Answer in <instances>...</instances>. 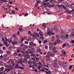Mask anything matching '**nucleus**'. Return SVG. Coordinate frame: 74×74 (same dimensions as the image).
Instances as JSON below:
<instances>
[{
	"mask_svg": "<svg viewBox=\"0 0 74 74\" xmlns=\"http://www.w3.org/2000/svg\"><path fill=\"white\" fill-rule=\"evenodd\" d=\"M49 0H46L45 1H44L42 2V3L43 4V5H48L49 4V2H48Z\"/></svg>",
	"mask_w": 74,
	"mask_h": 74,
	"instance_id": "1",
	"label": "nucleus"
},
{
	"mask_svg": "<svg viewBox=\"0 0 74 74\" xmlns=\"http://www.w3.org/2000/svg\"><path fill=\"white\" fill-rule=\"evenodd\" d=\"M51 30H49V29H48L47 30V35L48 36H51V35H54L55 34V33L54 32H52V31L51 32Z\"/></svg>",
	"mask_w": 74,
	"mask_h": 74,
	"instance_id": "2",
	"label": "nucleus"
},
{
	"mask_svg": "<svg viewBox=\"0 0 74 74\" xmlns=\"http://www.w3.org/2000/svg\"><path fill=\"white\" fill-rule=\"evenodd\" d=\"M15 69H21L22 70H24V68L21 66H19V65L16 64V65L15 67Z\"/></svg>",
	"mask_w": 74,
	"mask_h": 74,
	"instance_id": "3",
	"label": "nucleus"
},
{
	"mask_svg": "<svg viewBox=\"0 0 74 74\" xmlns=\"http://www.w3.org/2000/svg\"><path fill=\"white\" fill-rule=\"evenodd\" d=\"M13 37L14 39V41H18V38L15 35H13Z\"/></svg>",
	"mask_w": 74,
	"mask_h": 74,
	"instance_id": "4",
	"label": "nucleus"
},
{
	"mask_svg": "<svg viewBox=\"0 0 74 74\" xmlns=\"http://www.w3.org/2000/svg\"><path fill=\"white\" fill-rule=\"evenodd\" d=\"M66 51H62V54H60V56H64V57L65 56H64L66 55Z\"/></svg>",
	"mask_w": 74,
	"mask_h": 74,
	"instance_id": "5",
	"label": "nucleus"
},
{
	"mask_svg": "<svg viewBox=\"0 0 74 74\" xmlns=\"http://www.w3.org/2000/svg\"><path fill=\"white\" fill-rule=\"evenodd\" d=\"M53 51L54 53H57L58 52L57 50H56V49L55 47H53Z\"/></svg>",
	"mask_w": 74,
	"mask_h": 74,
	"instance_id": "6",
	"label": "nucleus"
},
{
	"mask_svg": "<svg viewBox=\"0 0 74 74\" xmlns=\"http://www.w3.org/2000/svg\"><path fill=\"white\" fill-rule=\"evenodd\" d=\"M63 64L64 67H66L67 65V63L66 62H63Z\"/></svg>",
	"mask_w": 74,
	"mask_h": 74,
	"instance_id": "7",
	"label": "nucleus"
},
{
	"mask_svg": "<svg viewBox=\"0 0 74 74\" xmlns=\"http://www.w3.org/2000/svg\"><path fill=\"white\" fill-rule=\"evenodd\" d=\"M54 67H58V64H56V62H55L53 65Z\"/></svg>",
	"mask_w": 74,
	"mask_h": 74,
	"instance_id": "8",
	"label": "nucleus"
},
{
	"mask_svg": "<svg viewBox=\"0 0 74 74\" xmlns=\"http://www.w3.org/2000/svg\"><path fill=\"white\" fill-rule=\"evenodd\" d=\"M4 45H5L6 47H9V45L7 43V42L6 41H4Z\"/></svg>",
	"mask_w": 74,
	"mask_h": 74,
	"instance_id": "9",
	"label": "nucleus"
},
{
	"mask_svg": "<svg viewBox=\"0 0 74 74\" xmlns=\"http://www.w3.org/2000/svg\"><path fill=\"white\" fill-rule=\"evenodd\" d=\"M39 33L40 36L41 37H43V36H44V34H42V32H41V30L40 31Z\"/></svg>",
	"mask_w": 74,
	"mask_h": 74,
	"instance_id": "10",
	"label": "nucleus"
},
{
	"mask_svg": "<svg viewBox=\"0 0 74 74\" xmlns=\"http://www.w3.org/2000/svg\"><path fill=\"white\" fill-rule=\"evenodd\" d=\"M60 37H61V39H65V36H64L63 35H61Z\"/></svg>",
	"mask_w": 74,
	"mask_h": 74,
	"instance_id": "11",
	"label": "nucleus"
},
{
	"mask_svg": "<svg viewBox=\"0 0 74 74\" xmlns=\"http://www.w3.org/2000/svg\"><path fill=\"white\" fill-rule=\"evenodd\" d=\"M64 5H65L67 7L68 6V5H69V2L67 1H66L64 3Z\"/></svg>",
	"mask_w": 74,
	"mask_h": 74,
	"instance_id": "12",
	"label": "nucleus"
},
{
	"mask_svg": "<svg viewBox=\"0 0 74 74\" xmlns=\"http://www.w3.org/2000/svg\"><path fill=\"white\" fill-rule=\"evenodd\" d=\"M49 56H47L46 57L47 58V60H48V61L50 60V58H49Z\"/></svg>",
	"mask_w": 74,
	"mask_h": 74,
	"instance_id": "13",
	"label": "nucleus"
},
{
	"mask_svg": "<svg viewBox=\"0 0 74 74\" xmlns=\"http://www.w3.org/2000/svg\"><path fill=\"white\" fill-rule=\"evenodd\" d=\"M17 63H20V64H22V63H23V61H22V60H20L19 61H17Z\"/></svg>",
	"mask_w": 74,
	"mask_h": 74,
	"instance_id": "14",
	"label": "nucleus"
},
{
	"mask_svg": "<svg viewBox=\"0 0 74 74\" xmlns=\"http://www.w3.org/2000/svg\"><path fill=\"white\" fill-rule=\"evenodd\" d=\"M65 39L66 40H67L68 39H69V35H66L65 37Z\"/></svg>",
	"mask_w": 74,
	"mask_h": 74,
	"instance_id": "15",
	"label": "nucleus"
},
{
	"mask_svg": "<svg viewBox=\"0 0 74 74\" xmlns=\"http://www.w3.org/2000/svg\"><path fill=\"white\" fill-rule=\"evenodd\" d=\"M17 41H13L12 42V44L13 45H15L16 44H17Z\"/></svg>",
	"mask_w": 74,
	"mask_h": 74,
	"instance_id": "16",
	"label": "nucleus"
},
{
	"mask_svg": "<svg viewBox=\"0 0 74 74\" xmlns=\"http://www.w3.org/2000/svg\"><path fill=\"white\" fill-rule=\"evenodd\" d=\"M27 53H30V54H31V53H33V52H32L31 50H29L27 51Z\"/></svg>",
	"mask_w": 74,
	"mask_h": 74,
	"instance_id": "17",
	"label": "nucleus"
},
{
	"mask_svg": "<svg viewBox=\"0 0 74 74\" xmlns=\"http://www.w3.org/2000/svg\"><path fill=\"white\" fill-rule=\"evenodd\" d=\"M42 68V66H41V65H39V66H38V67L37 68V69H39V70H41V68Z\"/></svg>",
	"mask_w": 74,
	"mask_h": 74,
	"instance_id": "18",
	"label": "nucleus"
},
{
	"mask_svg": "<svg viewBox=\"0 0 74 74\" xmlns=\"http://www.w3.org/2000/svg\"><path fill=\"white\" fill-rule=\"evenodd\" d=\"M34 43L33 42H30L29 43V45H31V46H32V47H33V44Z\"/></svg>",
	"mask_w": 74,
	"mask_h": 74,
	"instance_id": "19",
	"label": "nucleus"
},
{
	"mask_svg": "<svg viewBox=\"0 0 74 74\" xmlns=\"http://www.w3.org/2000/svg\"><path fill=\"white\" fill-rule=\"evenodd\" d=\"M40 71L42 72H44V71H45V68L42 67V69L40 70Z\"/></svg>",
	"mask_w": 74,
	"mask_h": 74,
	"instance_id": "20",
	"label": "nucleus"
},
{
	"mask_svg": "<svg viewBox=\"0 0 74 74\" xmlns=\"http://www.w3.org/2000/svg\"><path fill=\"white\" fill-rule=\"evenodd\" d=\"M7 0H1L0 1V3H3V2H6Z\"/></svg>",
	"mask_w": 74,
	"mask_h": 74,
	"instance_id": "21",
	"label": "nucleus"
},
{
	"mask_svg": "<svg viewBox=\"0 0 74 74\" xmlns=\"http://www.w3.org/2000/svg\"><path fill=\"white\" fill-rule=\"evenodd\" d=\"M58 64L60 65V66H62L63 64H62V62H59L58 63Z\"/></svg>",
	"mask_w": 74,
	"mask_h": 74,
	"instance_id": "22",
	"label": "nucleus"
},
{
	"mask_svg": "<svg viewBox=\"0 0 74 74\" xmlns=\"http://www.w3.org/2000/svg\"><path fill=\"white\" fill-rule=\"evenodd\" d=\"M63 8H62V7H60L59 9V11H63Z\"/></svg>",
	"mask_w": 74,
	"mask_h": 74,
	"instance_id": "23",
	"label": "nucleus"
},
{
	"mask_svg": "<svg viewBox=\"0 0 74 74\" xmlns=\"http://www.w3.org/2000/svg\"><path fill=\"white\" fill-rule=\"evenodd\" d=\"M49 45H50V46H51V47H53V42H50L49 43Z\"/></svg>",
	"mask_w": 74,
	"mask_h": 74,
	"instance_id": "24",
	"label": "nucleus"
},
{
	"mask_svg": "<svg viewBox=\"0 0 74 74\" xmlns=\"http://www.w3.org/2000/svg\"><path fill=\"white\" fill-rule=\"evenodd\" d=\"M42 27L44 28H46V25H45V23L43 24Z\"/></svg>",
	"mask_w": 74,
	"mask_h": 74,
	"instance_id": "25",
	"label": "nucleus"
},
{
	"mask_svg": "<svg viewBox=\"0 0 74 74\" xmlns=\"http://www.w3.org/2000/svg\"><path fill=\"white\" fill-rule=\"evenodd\" d=\"M66 46V44H64L62 46V48H64Z\"/></svg>",
	"mask_w": 74,
	"mask_h": 74,
	"instance_id": "26",
	"label": "nucleus"
},
{
	"mask_svg": "<svg viewBox=\"0 0 74 74\" xmlns=\"http://www.w3.org/2000/svg\"><path fill=\"white\" fill-rule=\"evenodd\" d=\"M54 8L56 10H58V9H59V8L58 6V5L57 6H55L54 7Z\"/></svg>",
	"mask_w": 74,
	"mask_h": 74,
	"instance_id": "27",
	"label": "nucleus"
},
{
	"mask_svg": "<svg viewBox=\"0 0 74 74\" xmlns=\"http://www.w3.org/2000/svg\"><path fill=\"white\" fill-rule=\"evenodd\" d=\"M56 38H60V36L58 34H57L56 35Z\"/></svg>",
	"mask_w": 74,
	"mask_h": 74,
	"instance_id": "28",
	"label": "nucleus"
},
{
	"mask_svg": "<svg viewBox=\"0 0 74 74\" xmlns=\"http://www.w3.org/2000/svg\"><path fill=\"white\" fill-rule=\"evenodd\" d=\"M40 51H41V50L40 49H38L36 50L37 53H38V52H39Z\"/></svg>",
	"mask_w": 74,
	"mask_h": 74,
	"instance_id": "29",
	"label": "nucleus"
},
{
	"mask_svg": "<svg viewBox=\"0 0 74 74\" xmlns=\"http://www.w3.org/2000/svg\"><path fill=\"white\" fill-rule=\"evenodd\" d=\"M72 11H73L72 14L73 15V16H74V9L72 10Z\"/></svg>",
	"mask_w": 74,
	"mask_h": 74,
	"instance_id": "30",
	"label": "nucleus"
},
{
	"mask_svg": "<svg viewBox=\"0 0 74 74\" xmlns=\"http://www.w3.org/2000/svg\"><path fill=\"white\" fill-rule=\"evenodd\" d=\"M69 8H74V6H72V5L69 6Z\"/></svg>",
	"mask_w": 74,
	"mask_h": 74,
	"instance_id": "31",
	"label": "nucleus"
},
{
	"mask_svg": "<svg viewBox=\"0 0 74 74\" xmlns=\"http://www.w3.org/2000/svg\"><path fill=\"white\" fill-rule=\"evenodd\" d=\"M50 55H51V52H48V53H47V56H50Z\"/></svg>",
	"mask_w": 74,
	"mask_h": 74,
	"instance_id": "32",
	"label": "nucleus"
},
{
	"mask_svg": "<svg viewBox=\"0 0 74 74\" xmlns=\"http://www.w3.org/2000/svg\"><path fill=\"white\" fill-rule=\"evenodd\" d=\"M31 40H32V38H29L27 40V41H30Z\"/></svg>",
	"mask_w": 74,
	"mask_h": 74,
	"instance_id": "33",
	"label": "nucleus"
},
{
	"mask_svg": "<svg viewBox=\"0 0 74 74\" xmlns=\"http://www.w3.org/2000/svg\"><path fill=\"white\" fill-rule=\"evenodd\" d=\"M56 42H57L58 43H60V41L59 40H56Z\"/></svg>",
	"mask_w": 74,
	"mask_h": 74,
	"instance_id": "34",
	"label": "nucleus"
},
{
	"mask_svg": "<svg viewBox=\"0 0 74 74\" xmlns=\"http://www.w3.org/2000/svg\"><path fill=\"white\" fill-rule=\"evenodd\" d=\"M33 37H34V38H37V36H36L35 34H33Z\"/></svg>",
	"mask_w": 74,
	"mask_h": 74,
	"instance_id": "35",
	"label": "nucleus"
},
{
	"mask_svg": "<svg viewBox=\"0 0 74 74\" xmlns=\"http://www.w3.org/2000/svg\"><path fill=\"white\" fill-rule=\"evenodd\" d=\"M51 57H54L55 56V54L54 53H53L51 54Z\"/></svg>",
	"mask_w": 74,
	"mask_h": 74,
	"instance_id": "36",
	"label": "nucleus"
},
{
	"mask_svg": "<svg viewBox=\"0 0 74 74\" xmlns=\"http://www.w3.org/2000/svg\"><path fill=\"white\" fill-rule=\"evenodd\" d=\"M63 5H57V6H58V7H62V6Z\"/></svg>",
	"mask_w": 74,
	"mask_h": 74,
	"instance_id": "37",
	"label": "nucleus"
},
{
	"mask_svg": "<svg viewBox=\"0 0 74 74\" xmlns=\"http://www.w3.org/2000/svg\"><path fill=\"white\" fill-rule=\"evenodd\" d=\"M55 36H53L52 37V41H54L55 40Z\"/></svg>",
	"mask_w": 74,
	"mask_h": 74,
	"instance_id": "38",
	"label": "nucleus"
},
{
	"mask_svg": "<svg viewBox=\"0 0 74 74\" xmlns=\"http://www.w3.org/2000/svg\"><path fill=\"white\" fill-rule=\"evenodd\" d=\"M4 61H5V62H7V60H8V59L6 58H4L3 59Z\"/></svg>",
	"mask_w": 74,
	"mask_h": 74,
	"instance_id": "39",
	"label": "nucleus"
},
{
	"mask_svg": "<svg viewBox=\"0 0 74 74\" xmlns=\"http://www.w3.org/2000/svg\"><path fill=\"white\" fill-rule=\"evenodd\" d=\"M71 36H72V37H73L74 36V32H72L71 34Z\"/></svg>",
	"mask_w": 74,
	"mask_h": 74,
	"instance_id": "40",
	"label": "nucleus"
},
{
	"mask_svg": "<svg viewBox=\"0 0 74 74\" xmlns=\"http://www.w3.org/2000/svg\"><path fill=\"white\" fill-rule=\"evenodd\" d=\"M5 39L7 42H9V40H8V39H7V38H5Z\"/></svg>",
	"mask_w": 74,
	"mask_h": 74,
	"instance_id": "41",
	"label": "nucleus"
},
{
	"mask_svg": "<svg viewBox=\"0 0 74 74\" xmlns=\"http://www.w3.org/2000/svg\"><path fill=\"white\" fill-rule=\"evenodd\" d=\"M37 46V45H36V43H33V45L32 46V47L34 46V47H36Z\"/></svg>",
	"mask_w": 74,
	"mask_h": 74,
	"instance_id": "42",
	"label": "nucleus"
},
{
	"mask_svg": "<svg viewBox=\"0 0 74 74\" xmlns=\"http://www.w3.org/2000/svg\"><path fill=\"white\" fill-rule=\"evenodd\" d=\"M24 40L25 39H24L23 38V37L21 39V41L22 42H23V41H24Z\"/></svg>",
	"mask_w": 74,
	"mask_h": 74,
	"instance_id": "43",
	"label": "nucleus"
},
{
	"mask_svg": "<svg viewBox=\"0 0 74 74\" xmlns=\"http://www.w3.org/2000/svg\"><path fill=\"white\" fill-rule=\"evenodd\" d=\"M6 53L7 54H10V51H7Z\"/></svg>",
	"mask_w": 74,
	"mask_h": 74,
	"instance_id": "44",
	"label": "nucleus"
},
{
	"mask_svg": "<svg viewBox=\"0 0 74 74\" xmlns=\"http://www.w3.org/2000/svg\"><path fill=\"white\" fill-rule=\"evenodd\" d=\"M31 56H33V57H35V56H36V55H34L33 54H31Z\"/></svg>",
	"mask_w": 74,
	"mask_h": 74,
	"instance_id": "45",
	"label": "nucleus"
},
{
	"mask_svg": "<svg viewBox=\"0 0 74 74\" xmlns=\"http://www.w3.org/2000/svg\"><path fill=\"white\" fill-rule=\"evenodd\" d=\"M31 31H28V34H30L31 33Z\"/></svg>",
	"mask_w": 74,
	"mask_h": 74,
	"instance_id": "46",
	"label": "nucleus"
},
{
	"mask_svg": "<svg viewBox=\"0 0 74 74\" xmlns=\"http://www.w3.org/2000/svg\"><path fill=\"white\" fill-rule=\"evenodd\" d=\"M45 67H47L48 69H49V66H48V65H45Z\"/></svg>",
	"mask_w": 74,
	"mask_h": 74,
	"instance_id": "47",
	"label": "nucleus"
},
{
	"mask_svg": "<svg viewBox=\"0 0 74 74\" xmlns=\"http://www.w3.org/2000/svg\"><path fill=\"white\" fill-rule=\"evenodd\" d=\"M71 44H74V40H72L71 41Z\"/></svg>",
	"mask_w": 74,
	"mask_h": 74,
	"instance_id": "48",
	"label": "nucleus"
},
{
	"mask_svg": "<svg viewBox=\"0 0 74 74\" xmlns=\"http://www.w3.org/2000/svg\"><path fill=\"white\" fill-rule=\"evenodd\" d=\"M72 67H73V66H72L71 65L69 67V70H71V69Z\"/></svg>",
	"mask_w": 74,
	"mask_h": 74,
	"instance_id": "49",
	"label": "nucleus"
},
{
	"mask_svg": "<svg viewBox=\"0 0 74 74\" xmlns=\"http://www.w3.org/2000/svg\"><path fill=\"white\" fill-rule=\"evenodd\" d=\"M36 35L37 37H40V36H39V34H36Z\"/></svg>",
	"mask_w": 74,
	"mask_h": 74,
	"instance_id": "50",
	"label": "nucleus"
},
{
	"mask_svg": "<svg viewBox=\"0 0 74 74\" xmlns=\"http://www.w3.org/2000/svg\"><path fill=\"white\" fill-rule=\"evenodd\" d=\"M4 67H1V70L2 71H3L4 70Z\"/></svg>",
	"mask_w": 74,
	"mask_h": 74,
	"instance_id": "51",
	"label": "nucleus"
},
{
	"mask_svg": "<svg viewBox=\"0 0 74 74\" xmlns=\"http://www.w3.org/2000/svg\"><path fill=\"white\" fill-rule=\"evenodd\" d=\"M54 30H55V32H58V29H56V28L54 27Z\"/></svg>",
	"mask_w": 74,
	"mask_h": 74,
	"instance_id": "52",
	"label": "nucleus"
},
{
	"mask_svg": "<svg viewBox=\"0 0 74 74\" xmlns=\"http://www.w3.org/2000/svg\"><path fill=\"white\" fill-rule=\"evenodd\" d=\"M7 71H11V69L7 68Z\"/></svg>",
	"mask_w": 74,
	"mask_h": 74,
	"instance_id": "53",
	"label": "nucleus"
},
{
	"mask_svg": "<svg viewBox=\"0 0 74 74\" xmlns=\"http://www.w3.org/2000/svg\"><path fill=\"white\" fill-rule=\"evenodd\" d=\"M49 49L50 50V51H51V50L52 49V47H49Z\"/></svg>",
	"mask_w": 74,
	"mask_h": 74,
	"instance_id": "54",
	"label": "nucleus"
},
{
	"mask_svg": "<svg viewBox=\"0 0 74 74\" xmlns=\"http://www.w3.org/2000/svg\"><path fill=\"white\" fill-rule=\"evenodd\" d=\"M47 42H48V41L47 40H44V43H46Z\"/></svg>",
	"mask_w": 74,
	"mask_h": 74,
	"instance_id": "55",
	"label": "nucleus"
},
{
	"mask_svg": "<svg viewBox=\"0 0 74 74\" xmlns=\"http://www.w3.org/2000/svg\"><path fill=\"white\" fill-rule=\"evenodd\" d=\"M40 38L42 39V40H44V37L43 36H41Z\"/></svg>",
	"mask_w": 74,
	"mask_h": 74,
	"instance_id": "56",
	"label": "nucleus"
},
{
	"mask_svg": "<svg viewBox=\"0 0 74 74\" xmlns=\"http://www.w3.org/2000/svg\"><path fill=\"white\" fill-rule=\"evenodd\" d=\"M71 18V16H68L67 17V19H69Z\"/></svg>",
	"mask_w": 74,
	"mask_h": 74,
	"instance_id": "57",
	"label": "nucleus"
},
{
	"mask_svg": "<svg viewBox=\"0 0 74 74\" xmlns=\"http://www.w3.org/2000/svg\"><path fill=\"white\" fill-rule=\"evenodd\" d=\"M12 67V66L11 65H9L8 66V68H10Z\"/></svg>",
	"mask_w": 74,
	"mask_h": 74,
	"instance_id": "58",
	"label": "nucleus"
},
{
	"mask_svg": "<svg viewBox=\"0 0 74 74\" xmlns=\"http://www.w3.org/2000/svg\"><path fill=\"white\" fill-rule=\"evenodd\" d=\"M62 7H63V8L64 9H66V7H65L64 5H62Z\"/></svg>",
	"mask_w": 74,
	"mask_h": 74,
	"instance_id": "59",
	"label": "nucleus"
},
{
	"mask_svg": "<svg viewBox=\"0 0 74 74\" xmlns=\"http://www.w3.org/2000/svg\"><path fill=\"white\" fill-rule=\"evenodd\" d=\"M17 53H17V52H15L14 53V55L15 56H16L17 55Z\"/></svg>",
	"mask_w": 74,
	"mask_h": 74,
	"instance_id": "60",
	"label": "nucleus"
},
{
	"mask_svg": "<svg viewBox=\"0 0 74 74\" xmlns=\"http://www.w3.org/2000/svg\"><path fill=\"white\" fill-rule=\"evenodd\" d=\"M25 44H29V42H28L26 41L25 42Z\"/></svg>",
	"mask_w": 74,
	"mask_h": 74,
	"instance_id": "61",
	"label": "nucleus"
},
{
	"mask_svg": "<svg viewBox=\"0 0 74 74\" xmlns=\"http://www.w3.org/2000/svg\"><path fill=\"white\" fill-rule=\"evenodd\" d=\"M38 64H39V65H42V64H41V62H38Z\"/></svg>",
	"mask_w": 74,
	"mask_h": 74,
	"instance_id": "62",
	"label": "nucleus"
},
{
	"mask_svg": "<svg viewBox=\"0 0 74 74\" xmlns=\"http://www.w3.org/2000/svg\"><path fill=\"white\" fill-rule=\"evenodd\" d=\"M40 2H41V0L38 1L37 2V4H38V3H40Z\"/></svg>",
	"mask_w": 74,
	"mask_h": 74,
	"instance_id": "63",
	"label": "nucleus"
},
{
	"mask_svg": "<svg viewBox=\"0 0 74 74\" xmlns=\"http://www.w3.org/2000/svg\"><path fill=\"white\" fill-rule=\"evenodd\" d=\"M12 1H10L9 2V4H12Z\"/></svg>",
	"mask_w": 74,
	"mask_h": 74,
	"instance_id": "64",
	"label": "nucleus"
}]
</instances>
